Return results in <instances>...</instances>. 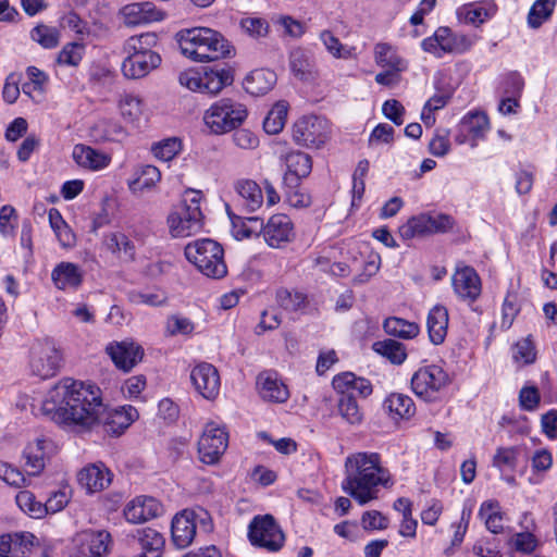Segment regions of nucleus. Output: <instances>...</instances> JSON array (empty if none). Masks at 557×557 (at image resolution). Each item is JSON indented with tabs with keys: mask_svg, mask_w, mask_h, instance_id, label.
<instances>
[{
	"mask_svg": "<svg viewBox=\"0 0 557 557\" xmlns=\"http://www.w3.org/2000/svg\"><path fill=\"white\" fill-rule=\"evenodd\" d=\"M392 484L391 473L382 467L377 453H355L346 458L342 490L360 505L376 499L380 487Z\"/></svg>",
	"mask_w": 557,
	"mask_h": 557,
	"instance_id": "nucleus-1",
	"label": "nucleus"
},
{
	"mask_svg": "<svg viewBox=\"0 0 557 557\" xmlns=\"http://www.w3.org/2000/svg\"><path fill=\"white\" fill-rule=\"evenodd\" d=\"M181 52L195 62H212L234 55L235 48L218 30L209 27L182 29L176 34Z\"/></svg>",
	"mask_w": 557,
	"mask_h": 557,
	"instance_id": "nucleus-2",
	"label": "nucleus"
},
{
	"mask_svg": "<svg viewBox=\"0 0 557 557\" xmlns=\"http://www.w3.org/2000/svg\"><path fill=\"white\" fill-rule=\"evenodd\" d=\"M104 412L101 389L94 382L72 380V433L91 432Z\"/></svg>",
	"mask_w": 557,
	"mask_h": 557,
	"instance_id": "nucleus-3",
	"label": "nucleus"
},
{
	"mask_svg": "<svg viewBox=\"0 0 557 557\" xmlns=\"http://www.w3.org/2000/svg\"><path fill=\"white\" fill-rule=\"evenodd\" d=\"M185 257L206 276L222 278L227 273L222 246L209 238L198 239L185 247Z\"/></svg>",
	"mask_w": 557,
	"mask_h": 557,
	"instance_id": "nucleus-4",
	"label": "nucleus"
},
{
	"mask_svg": "<svg viewBox=\"0 0 557 557\" xmlns=\"http://www.w3.org/2000/svg\"><path fill=\"white\" fill-rule=\"evenodd\" d=\"M200 200L199 190L185 191L180 209L168 218L170 232L174 237H187L201 231L203 214L200 210Z\"/></svg>",
	"mask_w": 557,
	"mask_h": 557,
	"instance_id": "nucleus-5",
	"label": "nucleus"
},
{
	"mask_svg": "<svg viewBox=\"0 0 557 557\" xmlns=\"http://www.w3.org/2000/svg\"><path fill=\"white\" fill-rule=\"evenodd\" d=\"M247 114L244 104L230 98H223L206 111L203 121L212 133L224 134L242 125Z\"/></svg>",
	"mask_w": 557,
	"mask_h": 557,
	"instance_id": "nucleus-6",
	"label": "nucleus"
},
{
	"mask_svg": "<svg viewBox=\"0 0 557 557\" xmlns=\"http://www.w3.org/2000/svg\"><path fill=\"white\" fill-rule=\"evenodd\" d=\"M248 537L253 546L269 552L280 550L285 542L282 529L271 515L256 516L249 523Z\"/></svg>",
	"mask_w": 557,
	"mask_h": 557,
	"instance_id": "nucleus-7",
	"label": "nucleus"
},
{
	"mask_svg": "<svg viewBox=\"0 0 557 557\" xmlns=\"http://www.w3.org/2000/svg\"><path fill=\"white\" fill-rule=\"evenodd\" d=\"M70 379H63L50 389L42 403V414L59 426L67 430L70 428Z\"/></svg>",
	"mask_w": 557,
	"mask_h": 557,
	"instance_id": "nucleus-8",
	"label": "nucleus"
},
{
	"mask_svg": "<svg viewBox=\"0 0 557 557\" xmlns=\"http://www.w3.org/2000/svg\"><path fill=\"white\" fill-rule=\"evenodd\" d=\"M72 557H107L112 544L107 531L84 530L72 537Z\"/></svg>",
	"mask_w": 557,
	"mask_h": 557,
	"instance_id": "nucleus-9",
	"label": "nucleus"
},
{
	"mask_svg": "<svg viewBox=\"0 0 557 557\" xmlns=\"http://www.w3.org/2000/svg\"><path fill=\"white\" fill-rule=\"evenodd\" d=\"M293 138L299 146L320 148L329 138L327 121L317 115L302 116L294 125Z\"/></svg>",
	"mask_w": 557,
	"mask_h": 557,
	"instance_id": "nucleus-10",
	"label": "nucleus"
},
{
	"mask_svg": "<svg viewBox=\"0 0 557 557\" xmlns=\"http://www.w3.org/2000/svg\"><path fill=\"white\" fill-rule=\"evenodd\" d=\"M447 383V373L441 367L432 364L414 372L411 379V388L417 396L431 401Z\"/></svg>",
	"mask_w": 557,
	"mask_h": 557,
	"instance_id": "nucleus-11",
	"label": "nucleus"
},
{
	"mask_svg": "<svg viewBox=\"0 0 557 557\" xmlns=\"http://www.w3.org/2000/svg\"><path fill=\"white\" fill-rule=\"evenodd\" d=\"M228 435L222 428L208 423L198 441L199 459L207 465L216 463L226 450Z\"/></svg>",
	"mask_w": 557,
	"mask_h": 557,
	"instance_id": "nucleus-12",
	"label": "nucleus"
},
{
	"mask_svg": "<svg viewBox=\"0 0 557 557\" xmlns=\"http://www.w3.org/2000/svg\"><path fill=\"white\" fill-rule=\"evenodd\" d=\"M61 360V355L52 343H38L32 348L30 371L40 379H49L58 372Z\"/></svg>",
	"mask_w": 557,
	"mask_h": 557,
	"instance_id": "nucleus-13",
	"label": "nucleus"
},
{
	"mask_svg": "<svg viewBox=\"0 0 557 557\" xmlns=\"http://www.w3.org/2000/svg\"><path fill=\"white\" fill-rule=\"evenodd\" d=\"M247 222L259 225L263 238L270 247L280 248L294 238L293 222L286 214L272 215L265 225L258 216L248 218Z\"/></svg>",
	"mask_w": 557,
	"mask_h": 557,
	"instance_id": "nucleus-14",
	"label": "nucleus"
},
{
	"mask_svg": "<svg viewBox=\"0 0 557 557\" xmlns=\"http://www.w3.org/2000/svg\"><path fill=\"white\" fill-rule=\"evenodd\" d=\"M195 389L206 399L213 400L220 392V375L214 366L208 362L197 364L190 372Z\"/></svg>",
	"mask_w": 557,
	"mask_h": 557,
	"instance_id": "nucleus-15",
	"label": "nucleus"
},
{
	"mask_svg": "<svg viewBox=\"0 0 557 557\" xmlns=\"http://www.w3.org/2000/svg\"><path fill=\"white\" fill-rule=\"evenodd\" d=\"M106 352L114 366L124 372H129L144 357V348L139 344L128 341L109 344L106 347Z\"/></svg>",
	"mask_w": 557,
	"mask_h": 557,
	"instance_id": "nucleus-16",
	"label": "nucleus"
},
{
	"mask_svg": "<svg viewBox=\"0 0 557 557\" xmlns=\"http://www.w3.org/2000/svg\"><path fill=\"white\" fill-rule=\"evenodd\" d=\"M126 52L128 55L122 63V72L125 77L132 79L145 77L157 69L162 61L158 52Z\"/></svg>",
	"mask_w": 557,
	"mask_h": 557,
	"instance_id": "nucleus-17",
	"label": "nucleus"
},
{
	"mask_svg": "<svg viewBox=\"0 0 557 557\" xmlns=\"http://www.w3.org/2000/svg\"><path fill=\"white\" fill-rule=\"evenodd\" d=\"M77 482L87 494H94L109 487L112 473L103 462L89 463L77 473Z\"/></svg>",
	"mask_w": 557,
	"mask_h": 557,
	"instance_id": "nucleus-18",
	"label": "nucleus"
},
{
	"mask_svg": "<svg viewBox=\"0 0 557 557\" xmlns=\"http://www.w3.org/2000/svg\"><path fill=\"white\" fill-rule=\"evenodd\" d=\"M95 37L89 23L72 12V66L79 63L88 47H94Z\"/></svg>",
	"mask_w": 557,
	"mask_h": 557,
	"instance_id": "nucleus-19",
	"label": "nucleus"
},
{
	"mask_svg": "<svg viewBox=\"0 0 557 557\" xmlns=\"http://www.w3.org/2000/svg\"><path fill=\"white\" fill-rule=\"evenodd\" d=\"M455 293L463 300L475 301L481 295V280L471 267L457 269L453 275Z\"/></svg>",
	"mask_w": 557,
	"mask_h": 557,
	"instance_id": "nucleus-20",
	"label": "nucleus"
},
{
	"mask_svg": "<svg viewBox=\"0 0 557 557\" xmlns=\"http://www.w3.org/2000/svg\"><path fill=\"white\" fill-rule=\"evenodd\" d=\"M287 172L284 175V186L299 187L302 178L312 170L311 157L301 151L289 152L286 158Z\"/></svg>",
	"mask_w": 557,
	"mask_h": 557,
	"instance_id": "nucleus-21",
	"label": "nucleus"
},
{
	"mask_svg": "<svg viewBox=\"0 0 557 557\" xmlns=\"http://www.w3.org/2000/svg\"><path fill=\"white\" fill-rule=\"evenodd\" d=\"M257 387L264 401L282 404L289 397L287 386L277 379L274 372H262L257 377Z\"/></svg>",
	"mask_w": 557,
	"mask_h": 557,
	"instance_id": "nucleus-22",
	"label": "nucleus"
},
{
	"mask_svg": "<svg viewBox=\"0 0 557 557\" xmlns=\"http://www.w3.org/2000/svg\"><path fill=\"white\" fill-rule=\"evenodd\" d=\"M138 418V412L133 406H124L106 412L102 428L106 434L120 436Z\"/></svg>",
	"mask_w": 557,
	"mask_h": 557,
	"instance_id": "nucleus-23",
	"label": "nucleus"
},
{
	"mask_svg": "<svg viewBox=\"0 0 557 557\" xmlns=\"http://www.w3.org/2000/svg\"><path fill=\"white\" fill-rule=\"evenodd\" d=\"M124 23L127 26H137L161 21L163 14L151 2L131 3L121 10Z\"/></svg>",
	"mask_w": 557,
	"mask_h": 557,
	"instance_id": "nucleus-24",
	"label": "nucleus"
},
{
	"mask_svg": "<svg viewBox=\"0 0 557 557\" xmlns=\"http://www.w3.org/2000/svg\"><path fill=\"white\" fill-rule=\"evenodd\" d=\"M233 79V71L225 64H215L212 67H206L202 74V92L216 95L224 87L231 85Z\"/></svg>",
	"mask_w": 557,
	"mask_h": 557,
	"instance_id": "nucleus-25",
	"label": "nucleus"
},
{
	"mask_svg": "<svg viewBox=\"0 0 557 557\" xmlns=\"http://www.w3.org/2000/svg\"><path fill=\"white\" fill-rule=\"evenodd\" d=\"M196 528L186 509L176 513L172 519V542L177 548L188 547L196 535Z\"/></svg>",
	"mask_w": 557,
	"mask_h": 557,
	"instance_id": "nucleus-26",
	"label": "nucleus"
},
{
	"mask_svg": "<svg viewBox=\"0 0 557 557\" xmlns=\"http://www.w3.org/2000/svg\"><path fill=\"white\" fill-rule=\"evenodd\" d=\"M277 81L274 71L257 69L251 71L244 79V88L251 96L259 97L273 89Z\"/></svg>",
	"mask_w": 557,
	"mask_h": 557,
	"instance_id": "nucleus-27",
	"label": "nucleus"
},
{
	"mask_svg": "<svg viewBox=\"0 0 557 557\" xmlns=\"http://www.w3.org/2000/svg\"><path fill=\"white\" fill-rule=\"evenodd\" d=\"M134 537L138 540L143 552L133 557H162L165 540L159 531L152 528L138 529Z\"/></svg>",
	"mask_w": 557,
	"mask_h": 557,
	"instance_id": "nucleus-28",
	"label": "nucleus"
},
{
	"mask_svg": "<svg viewBox=\"0 0 557 557\" xmlns=\"http://www.w3.org/2000/svg\"><path fill=\"white\" fill-rule=\"evenodd\" d=\"M234 188L240 199V205L247 212H255L263 203L261 187L252 180H239Z\"/></svg>",
	"mask_w": 557,
	"mask_h": 557,
	"instance_id": "nucleus-29",
	"label": "nucleus"
},
{
	"mask_svg": "<svg viewBox=\"0 0 557 557\" xmlns=\"http://www.w3.org/2000/svg\"><path fill=\"white\" fill-rule=\"evenodd\" d=\"M72 158L78 166L89 170H101L110 163V157L89 146L75 145L72 150Z\"/></svg>",
	"mask_w": 557,
	"mask_h": 557,
	"instance_id": "nucleus-30",
	"label": "nucleus"
},
{
	"mask_svg": "<svg viewBox=\"0 0 557 557\" xmlns=\"http://www.w3.org/2000/svg\"><path fill=\"white\" fill-rule=\"evenodd\" d=\"M428 332L430 341L434 345H440L444 342L447 334L448 326V311L444 306L433 307L428 315Z\"/></svg>",
	"mask_w": 557,
	"mask_h": 557,
	"instance_id": "nucleus-31",
	"label": "nucleus"
},
{
	"mask_svg": "<svg viewBox=\"0 0 557 557\" xmlns=\"http://www.w3.org/2000/svg\"><path fill=\"white\" fill-rule=\"evenodd\" d=\"M441 49L444 53L460 54L468 51L473 40L463 34L453 33L448 27H440Z\"/></svg>",
	"mask_w": 557,
	"mask_h": 557,
	"instance_id": "nucleus-32",
	"label": "nucleus"
},
{
	"mask_svg": "<svg viewBox=\"0 0 557 557\" xmlns=\"http://www.w3.org/2000/svg\"><path fill=\"white\" fill-rule=\"evenodd\" d=\"M289 67L294 75L301 81L313 77L314 62L309 51L296 48L289 54Z\"/></svg>",
	"mask_w": 557,
	"mask_h": 557,
	"instance_id": "nucleus-33",
	"label": "nucleus"
},
{
	"mask_svg": "<svg viewBox=\"0 0 557 557\" xmlns=\"http://www.w3.org/2000/svg\"><path fill=\"white\" fill-rule=\"evenodd\" d=\"M375 63L382 67L396 71L406 70V62L397 54L395 48L386 42H379L374 47Z\"/></svg>",
	"mask_w": 557,
	"mask_h": 557,
	"instance_id": "nucleus-34",
	"label": "nucleus"
},
{
	"mask_svg": "<svg viewBox=\"0 0 557 557\" xmlns=\"http://www.w3.org/2000/svg\"><path fill=\"white\" fill-rule=\"evenodd\" d=\"M275 299L277 305L287 312H297L308 306L307 295L297 289L281 287L276 290Z\"/></svg>",
	"mask_w": 557,
	"mask_h": 557,
	"instance_id": "nucleus-35",
	"label": "nucleus"
},
{
	"mask_svg": "<svg viewBox=\"0 0 557 557\" xmlns=\"http://www.w3.org/2000/svg\"><path fill=\"white\" fill-rule=\"evenodd\" d=\"M384 331L395 337L403 339L414 338L419 334V325L397 317H389L383 323Z\"/></svg>",
	"mask_w": 557,
	"mask_h": 557,
	"instance_id": "nucleus-36",
	"label": "nucleus"
},
{
	"mask_svg": "<svg viewBox=\"0 0 557 557\" xmlns=\"http://www.w3.org/2000/svg\"><path fill=\"white\" fill-rule=\"evenodd\" d=\"M488 127V117L483 112L468 113L459 124L460 132L470 134L473 139L483 138Z\"/></svg>",
	"mask_w": 557,
	"mask_h": 557,
	"instance_id": "nucleus-37",
	"label": "nucleus"
},
{
	"mask_svg": "<svg viewBox=\"0 0 557 557\" xmlns=\"http://www.w3.org/2000/svg\"><path fill=\"white\" fill-rule=\"evenodd\" d=\"M97 140L121 141L125 137L124 128L114 120L101 119L91 128Z\"/></svg>",
	"mask_w": 557,
	"mask_h": 557,
	"instance_id": "nucleus-38",
	"label": "nucleus"
},
{
	"mask_svg": "<svg viewBox=\"0 0 557 557\" xmlns=\"http://www.w3.org/2000/svg\"><path fill=\"white\" fill-rule=\"evenodd\" d=\"M372 348L394 364H401L407 358L405 345L395 339L377 341L373 344Z\"/></svg>",
	"mask_w": 557,
	"mask_h": 557,
	"instance_id": "nucleus-39",
	"label": "nucleus"
},
{
	"mask_svg": "<svg viewBox=\"0 0 557 557\" xmlns=\"http://www.w3.org/2000/svg\"><path fill=\"white\" fill-rule=\"evenodd\" d=\"M383 407L388 410L389 413H394L400 418H410L414 414L416 407L413 400L404 394H391L383 404Z\"/></svg>",
	"mask_w": 557,
	"mask_h": 557,
	"instance_id": "nucleus-40",
	"label": "nucleus"
},
{
	"mask_svg": "<svg viewBox=\"0 0 557 557\" xmlns=\"http://www.w3.org/2000/svg\"><path fill=\"white\" fill-rule=\"evenodd\" d=\"M399 234L404 239H411L416 236H424L431 234L430 214L421 213L410 218L404 225L399 227Z\"/></svg>",
	"mask_w": 557,
	"mask_h": 557,
	"instance_id": "nucleus-41",
	"label": "nucleus"
},
{
	"mask_svg": "<svg viewBox=\"0 0 557 557\" xmlns=\"http://www.w3.org/2000/svg\"><path fill=\"white\" fill-rule=\"evenodd\" d=\"M288 103L286 101H278L270 110L263 121V128L268 134H278L287 119Z\"/></svg>",
	"mask_w": 557,
	"mask_h": 557,
	"instance_id": "nucleus-42",
	"label": "nucleus"
},
{
	"mask_svg": "<svg viewBox=\"0 0 557 557\" xmlns=\"http://www.w3.org/2000/svg\"><path fill=\"white\" fill-rule=\"evenodd\" d=\"M497 502H484L479 510V517L484 520L485 527L494 534L503 531V515L498 510Z\"/></svg>",
	"mask_w": 557,
	"mask_h": 557,
	"instance_id": "nucleus-43",
	"label": "nucleus"
},
{
	"mask_svg": "<svg viewBox=\"0 0 557 557\" xmlns=\"http://www.w3.org/2000/svg\"><path fill=\"white\" fill-rule=\"evenodd\" d=\"M337 408L341 417L349 424H360L363 420V412L360 409L355 396H339Z\"/></svg>",
	"mask_w": 557,
	"mask_h": 557,
	"instance_id": "nucleus-44",
	"label": "nucleus"
},
{
	"mask_svg": "<svg viewBox=\"0 0 557 557\" xmlns=\"http://www.w3.org/2000/svg\"><path fill=\"white\" fill-rule=\"evenodd\" d=\"M30 38L45 49H53L60 42V32L55 27L39 24L30 30Z\"/></svg>",
	"mask_w": 557,
	"mask_h": 557,
	"instance_id": "nucleus-45",
	"label": "nucleus"
},
{
	"mask_svg": "<svg viewBox=\"0 0 557 557\" xmlns=\"http://www.w3.org/2000/svg\"><path fill=\"white\" fill-rule=\"evenodd\" d=\"M555 0H536L532 5L528 22L532 28L540 27L553 13Z\"/></svg>",
	"mask_w": 557,
	"mask_h": 557,
	"instance_id": "nucleus-46",
	"label": "nucleus"
},
{
	"mask_svg": "<svg viewBox=\"0 0 557 557\" xmlns=\"http://www.w3.org/2000/svg\"><path fill=\"white\" fill-rule=\"evenodd\" d=\"M524 87V81L518 72H510L505 75L500 84V92L504 97H507V101H513L515 98L521 97Z\"/></svg>",
	"mask_w": 557,
	"mask_h": 557,
	"instance_id": "nucleus-47",
	"label": "nucleus"
},
{
	"mask_svg": "<svg viewBox=\"0 0 557 557\" xmlns=\"http://www.w3.org/2000/svg\"><path fill=\"white\" fill-rule=\"evenodd\" d=\"M17 506L30 517L39 519L45 516L44 504L36 500L35 495L29 491H21L15 497Z\"/></svg>",
	"mask_w": 557,
	"mask_h": 557,
	"instance_id": "nucleus-48",
	"label": "nucleus"
},
{
	"mask_svg": "<svg viewBox=\"0 0 557 557\" xmlns=\"http://www.w3.org/2000/svg\"><path fill=\"white\" fill-rule=\"evenodd\" d=\"M158 44V36L156 33H145L140 34L138 36H132L129 37L125 45L124 50L125 51H133V52H154L152 50L153 47H156Z\"/></svg>",
	"mask_w": 557,
	"mask_h": 557,
	"instance_id": "nucleus-49",
	"label": "nucleus"
},
{
	"mask_svg": "<svg viewBox=\"0 0 557 557\" xmlns=\"http://www.w3.org/2000/svg\"><path fill=\"white\" fill-rule=\"evenodd\" d=\"M182 149L178 138L172 137L153 144L151 151L153 156L162 161L172 160Z\"/></svg>",
	"mask_w": 557,
	"mask_h": 557,
	"instance_id": "nucleus-50",
	"label": "nucleus"
},
{
	"mask_svg": "<svg viewBox=\"0 0 557 557\" xmlns=\"http://www.w3.org/2000/svg\"><path fill=\"white\" fill-rule=\"evenodd\" d=\"M507 544L510 548L522 554H531L537 547L536 537L530 532H519L511 535Z\"/></svg>",
	"mask_w": 557,
	"mask_h": 557,
	"instance_id": "nucleus-51",
	"label": "nucleus"
},
{
	"mask_svg": "<svg viewBox=\"0 0 557 557\" xmlns=\"http://www.w3.org/2000/svg\"><path fill=\"white\" fill-rule=\"evenodd\" d=\"M518 447H498L493 457V466L499 470L504 468L515 470L518 462Z\"/></svg>",
	"mask_w": 557,
	"mask_h": 557,
	"instance_id": "nucleus-52",
	"label": "nucleus"
},
{
	"mask_svg": "<svg viewBox=\"0 0 557 557\" xmlns=\"http://www.w3.org/2000/svg\"><path fill=\"white\" fill-rule=\"evenodd\" d=\"M513 359L516 361H522L523 364H531L535 361L536 350L531 336L522 338L515 344Z\"/></svg>",
	"mask_w": 557,
	"mask_h": 557,
	"instance_id": "nucleus-53",
	"label": "nucleus"
},
{
	"mask_svg": "<svg viewBox=\"0 0 557 557\" xmlns=\"http://www.w3.org/2000/svg\"><path fill=\"white\" fill-rule=\"evenodd\" d=\"M226 210L232 222V232L236 239L249 238L252 235L260 234L261 231L258 224H256L257 227L248 226L247 222H245L240 216L230 211L228 206L226 207Z\"/></svg>",
	"mask_w": 557,
	"mask_h": 557,
	"instance_id": "nucleus-54",
	"label": "nucleus"
},
{
	"mask_svg": "<svg viewBox=\"0 0 557 557\" xmlns=\"http://www.w3.org/2000/svg\"><path fill=\"white\" fill-rule=\"evenodd\" d=\"M242 29L252 38L265 37L269 34V23L261 17H244L240 21Z\"/></svg>",
	"mask_w": 557,
	"mask_h": 557,
	"instance_id": "nucleus-55",
	"label": "nucleus"
},
{
	"mask_svg": "<svg viewBox=\"0 0 557 557\" xmlns=\"http://www.w3.org/2000/svg\"><path fill=\"white\" fill-rule=\"evenodd\" d=\"M458 16L468 24L480 25L488 17V12L476 4H466L458 11Z\"/></svg>",
	"mask_w": 557,
	"mask_h": 557,
	"instance_id": "nucleus-56",
	"label": "nucleus"
},
{
	"mask_svg": "<svg viewBox=\"0 0 557 557\" xmlns=\"http://www.w3.org/2000/svg\"><path fill=\"white\" fill-rule=\"evenodd\" d=\"M120 110L124 117L135 121L143 112L141 100L136 96L126 95L120 101Z\"/></svg>",
	"mask_w": 557,
	"mask_h": 557,
	"instance_id": "nucleus-57",
	"label": "nucleus"
},
{
	"mask_svg": "<svg viewBox=\"0 0 557 557\" xmlns=\"http://www.w3.org/2000/svg\"><path fill=\"white\" fill-rule=\"evenodd\" d=\"M0 478L9 485L21 487L27 484L26 478L17 469L10 463L0 461Z\"/></svg>",
	"mask_w": 557,
	"mask_h": 557,
	"instance_id": "nucleus-58",
	"label": "nucleus"
},
{
	"mask_svg": "<svg viewBox=\"0 0 557 557\" xmlns=\"http://www.w3.org/2000/svg\"><path fill=\"white\" fill-rule=\"evenodd\" d=\"M21 79H22L21 73H11L7 76L4 86H3V90H2V97L7 103L12 104L17 100L20 92H21V90H20Z\"/></svg>",
	"mask_w": 557,
	"mask_h": 557,
	"instance_id": "nucleus-59",
	"label": "nucleus"
},
{
	"mask_svg": "<svg viewBox=\"0 0 557 557\" xmlns=\"http://www.w3.org/2000/svg\"><path fill=\"white\" fill-rule=\"evenodd\" d=\"M194 331V323L180 315H171L166 321V333L171 336L183 334L188 335Z\"/></svg>",
	"mask_w": 557,
	"mask_h": 557,
	"instance_id": "nucleus-60",
	"label": "nucleus"
},
{
	"mask_svg": "<svg viewBox=\"0 0 557 557\" xmlns=\"http://www.w3.org/2000/svg\"><path fill=\"white\" fill-rule=\"evenodd\" d=\"M357 377L351 372H344L341 374H337L334 376L332 381L333 387L339 393L341 396L343 395H352L355 393V383L357 381Z\"/></svg>",
	"mask_w": 557,
	"mask_h": 557,
	"instance_id": "nucleus-61",
	"label": "nucleus"
},
{
	"mask_svg": "<svg viewBox=\"0 0 557 557\" xmlns=\"http://www.w3.org/2000/svg\"><path fill=\"white\" fill-rule=\"evenodd\" d=\"M541 397L535 386H524L519 393V405L521 409L533 411L537 408Z\"/></svg>",
	"mask_w": 557,
	"mask_h": 557,
	"instance_id": "nucleus-62",
	"label": "nucleus"
},
{
	"mask_svg": "<svg viewBox=\"0 0 557 557\" xmlns=\"http://www.w3.org/2000/svg\"><path fill=\"white\" fill-rule=\"evenodd\" d=\"M361 524L364 530H384L388 527V519L377 510L363 512Z\"/></svg>",
	"mask_w": 557,
	"mask_h": 557,
	"instance_id": "nucleus-63",
	"label": "nucleus"
},
{
	"mask_svg": "<svg viewBox=\"0 0 557 557\" xmlns=\"http://www.w3.org/2000/svg\"><path fill=\"white\" fill-rule=\"evenodd\" d=\"M190 519L193 520L195 528H199L201 531L209 533L213 529V523L210 513L202 507L193 509H186Z\"/></svg>",
	"mask_w": 557,
	"mask_h": 557,
	"instance_id": "nucleus-64",
	"label": "nucleus"
}]
</instances>
